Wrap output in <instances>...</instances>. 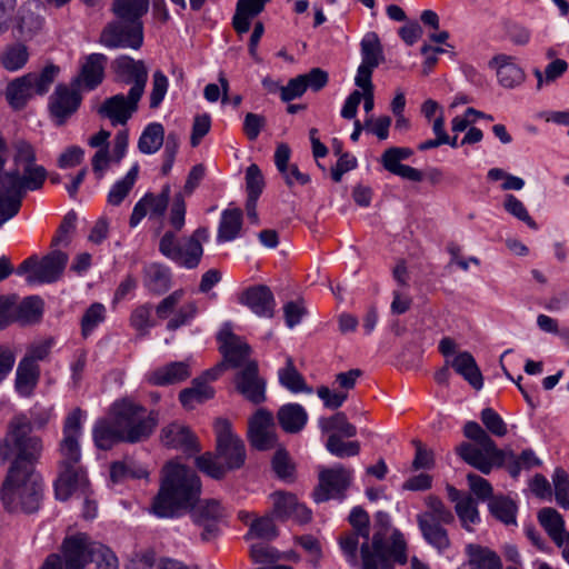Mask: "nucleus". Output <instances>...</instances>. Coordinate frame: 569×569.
Returning a JSON list of instances; mask_svg holds the SVG:
<instances>
[{"label":"nucleus","mask_w":569,"mask_h":569,"mask_svg":"<svg viewBox=\"0 0 569 569\" xmlns=\"http://www.w3.org/2000/svg\"><path fill=\"white\" fill-rule=\"evenodd\" d=\"M496 68L499 83L508 89L521 84L525 80L523 70L515 62V58L507 54H498L489 62Z\"/></svg>","instance_id":"obj_27"},{"label":"nucleus","mask_w":569,"mask_h":569,"mask_svg":"<svg viewBox=\"0 0 569 569\" xmlns=\"http://www.w3.org/2000/svg\"><path fill=\"white\" fill-rule=\"evenodd\" d=\"M76 223H77L76 212L74 211L68 212L63 217V219L57 230L56 236L52 238L51 246L52 247H58L60 244L68 246L71 241V234L76 230Z\"/></svg>","instance_id":"obj_60"},{"label":"nucleus","mask_w":569,"mask_h":569,"mask_svg":"<svg viewBox=\"0 0 569 569\" xmlns=\"http://www.w3.org/2000/svg\"><path fill=\"white\" fill-rule=\"evenodd\" d=\"M538 520L555 543L569 532L562 516L553 508H542L538 512Z\"/></svg>","instance_id":"obj_39"},{"label":"nucleus","mask_w":569,"mask_h":569,"mask_svg":"<svg viewBox=\"0 0 569 569\" xmlns=\"http://www.w3.org/2000/svg\"><path fill=\"white\" fill-rule=\"evenodd\" d=\"M409 273L403 262H400L393 268V313H405L412 305V296L409 292Z\"/></svg>","instance_id":"obj_29"},{"label":"nucleus","mask_w":569,"mask_h":569,"mask_svg":"<svg viewBox=\"0 0 569 569\" xmlns=\"http://www.w3.org/2000/svg\"><path fill=\"white\" fill-rule=\"evenodd\" d=\"M159 251L162 256L186 269L197 268L203 256V249L192 244L188 237L179 240L172 230L166 231L161 237Z\"/></svg>","instance_id":"obj_11"},{"label":"nucleus","mask_w":569,"mask_h":569,"mask_svg":"<svg viewBox=\"0 0 569 569\" xmlns=\"http://www.w3.org/2000/svg\"><path fill=\"white\" fill-rule=\"evenodd\" d=\"M278 536L277 527L273 522V517L266 515L263 517L253 518L250 522V529L247 538L256 537L266 540H272Z\"/></svg>","instance_id":"obj_51"},{"label":"nucleus","mask_w":569,"mask_h":569,"mask_svg":"<svg viewBox=\"0 0 569 569\" xmlns=\"http://www.w3.org/2000/svg\"><path fill=\"white\" fill-rule=\"evenodd\" d=\"M143 287L154 296L166 293L172 286V273L169 267L151 262L142 269Z\"/></svg>","instance_id":"obj_25"},{"label":"nucleus","mask_w":569,"mask_h":569,"mask_svg":"<svg viewBox=\"0 0 569 569\" xmlns=\"http://www.w3.org/2000/svg\"><path fill=\"white\" fill-rule=\"evenodd\" d=\"M350 480L351 471L342 466L323 469L319 473V485L313 491L315 500L323 502L343 493L349 487Z\"/></svg>","instance_id":"obj_15"},{"label":"nucleus","mask_w":569,"mask_h":569,"mask_svg":"<svg viewBox=\"0 0 569 569\" xmlns=\"http://www.w3.org/2000/svg\"><path fill=\"white\" fill-rule=\"evenodd\" d=\"M108 58L103 53L87 56L81 64L77 81L88 90L96 89L104 78Z\"/></svg>","instance_id":"obj_26"},{"label":"nucleus","mask_w":569,"mask_h":569,"mask_svg":"<svg viewBox=\"0 0 569 569\" xmlns=\"http://www.w3.org/2000/svg\"><path fill=\"white\" fill-rule=\"evenodd\" d=\"M201 481L197 473L182 465L169 462L158 495L153 498L152 511L161 518L178 517L191 510L199 500Z\"/></svg>","instance_id":"obj_4"},{"label":"nucleus","mask_w":569,"mask_h":569,"mask_svg":"<svg viewBox=\"0 0 569 569\" xmlns=\"http://www.w3.org/2000/svg\"><path fill=\"white\" fill-rule=\"evenodd\" d=\"M361 64L377 68L383 60L380 40L375 32L367 33L361 41Z\"/></svg>","instance_id":"obj_45"},{"label":"nucleus","mask_w":569,"mask_h":569,"mask_svg":"<svg viewBox=\"0 0 569 569\" xmlns=\"http://www.w3.org/2000/svg\"><path fill=\"white\" fill-rule=\"evenodd\" d=\"M280 383L292 392H311L307 387L305 378L296 369L291 358H287L286 367L279 370Z\"/></svg>","instance_id":"obj_46"},{"label":"nucleus","mask_w":569,"mask_h":569,"mask_svg":"<svg viewBox=\"0 0 569 569\" xmlns=\"http://www.w3.org/2000/svg\"><path fill=\"white\" fill-rule=\"evenodd\" d=\"M471 569H502L499 556L488 548L478 545L467 547Z\"/></svg>","instance_id":"obj_38"},{"label":"nucleus","mask_w":569,"mask_h":569,"mask_svg":"<svg viewBox=\"0 0 569 569\" xmlns=\"http://www.w3.org/2000/svg\"><path fill=\"white\" fill-rule=\"evenodd\" d=\"M139 174V164L134 163L128 173L117 181L109 191L108 203L119 206L132 190Z\"/></svg>","instance_id":"obj_41"},{"label":"nucleus","mask_w":569,"mask_h":569,"mask_svg":"<svg viewBox=\"0 0 569 569\" xmlns=\"http://www.w3.org/2000/svg\"><path fill=\"white\" fill-rule=\"evenodd\" d=\"M149 10V0H113L112 12L117 19L128 23L142 22Z\"/></svg>","instance_id":"obj_34"},{"label":"nucleus","mask_w":569,"mask_h":569,"mask_svg":"<svg viewBox=\"0 0 569 569\" xmlns=\"http://www.w3.org/2000/svg\"><path fill=\"white\" fill-rule=\"evenodd\" d=\"M81 417V409L76 408L63 423V437L59 445L60 472L54 483L56 497L60 500H67L77 490L84 491L88 485L86 471L80 465Z\"/></svg>","instance_id":"obj_5"},{"label":"nucleus","mask_w":569,"mask_h":569,"mask_svg":"<svg viewBox=\"0 0 569 569\" xmlns=\"http://www.w3.org/2000/svg\"><path fill=\"white\" fill-rule=\"evenodd\" d=\"M450 366L455 371L463 377L476 390H480L483 387L482 373L473 358L468 351L459 352L450 361Z\"/></svg>","instance_id":"obj_31"},{"label":"nucleus","mask_w":569,"mask_h":569,"mask_svg":"<svg viewBox=\"0 0 569 569\" xmlns=\"http://www.w3.org/2000/svg\"><path fill=\"white\" fill-rule=\"evenodd\" d=\"M88 569H118V558L106 546L94 543L88 561Z\"/></svg>","instance_id":"obj_47"},{"label":"nucleus","mask_w":569,"mask_h":569,"mask_svg":"<svg viewBox=\"0 0 569 569\" xmlns=\"http://www.w3.org/2000/svg\"><path fill=\"white\" fill-rule=\"evenodd\" d=\"M488 507L491 515L505 525L516 523L517 506L511 499L497 496L489 500Z\"/></svg>","instance_id":"obj_44"},{"label":"nucleus","mask_w":569,"mask_h":569,"mask_svg":"<svg viewBox=\"0 0 569 569\" xmlns=\"http://www.w3.org/2000/svg\"><path fill=\"white\" fill-rule=\"evenodd\" d=\"M425 501L428 509L420 516H429L432 520L442 521L443 523H452L455 521L453 513L439 497L430 495Z\"/></svg>","instance_id":"obj_54"},{"label":"nucleus","mask_w":569,"mask_h":569,"mask_svg":"<svg viewBox=\"0 0 569 569\" xmlns=\"http://www.w3.org/2000/svg\"><path fill=\"white\" fill-rule=\"evenodd\" d=\"M148 472L141 467H136L133 462H113L110 467V478L112 482H120L127 478H143Z\"/></svg>","instance_id":"obj_57"},{"label":"nucleus","mask_w":569,"mask_h":569,"mask_svg":"<svg viewBox=\"0 0 569 569\" xmlns=\"http://www.w3.org/2000/svg\"><path fill=\"white\" fill-rule=\"evenodd\" d=\"M242 227V211L239 208L227 209L222 212L217 240L219 242L236 239Z\"/></svg>","instance_id":"obj_37"},{"label":"nucleus","mask_w":569,"mask_h":569,"mask_svg":"<svg viewBox=\"0 0 569 569\" xmlns=\"http://www.w3.org/2000/svg\"><path fill=\"white\" fill-rule=\"evenodd\" d=\"M99 42L108 49L130 48L138 50L143 43V23H128L117 19L104 26Z\"/></svg>","instance_id":"obj_10"},{"label":"nucleus","mask_w":569,"mask_h":569,"mask_svg":"<svg viewBox=\"0 0 569 569\" xmlns=\"http://www.w3.org/2000/svg\"><path fill=\"white\" fill-rule=\"evenodd\" d=\"M158 422V411L147 410L146 407L126 397L111 405L109 418L96 423L93 440L102 450H109L119 442H142L150 438Z\"/></svg>","instance_id":"obj_2"},{"label":"nucleus","mask_w":569,"mask_h":569,"mask_svg":"<svg viewBox=\"0 0 569 569\" xmlns=\"http://www.w3.org/2000/svg\"><path fill=\"white\" fill-rule=\"evenodd\" d=\"M217 438V456L207 452L196 459L200 471L213 479H222L228 470L239 469L246 461L243 441L233 433L231 423L219 418L214 422Z\"/></svg>","instance_id":"obj_7"},{"label":"nucleus","mask_w":569,"mask_h":569,"mask_svg":"<svg viewBox=\"0 0 569 569\" xmlns=\"http://www.w3.org/2000/svg\"><path fill=\"white\" fill-rule=\"evenodd\" d=\"M214 390L202 378H194L192 386L180 391L179 400L187 409H192L194 403H202L213 397Z\"/></svg>","instance_id":"obj_36"},{"label":"nucleus","mask_w":569,"mask_h":569,"mask_svg":"<svg viewBox=\"0 0 569 569\" xmlns=\"http://www.w3.org/2000/svg\"><path fill=\"white\" fill-rule=\"evenodd\" d=\"M326 448L338 458L353 457L360 451L358 441H343L338 433H331L328 437Z\"/></svg>","instance_id":"obj_50"},{"label":"nucleus","mask_w":569,"mask_h":569,"mask_svg":"<svg viewBox=\"0 0 569 569\" xmlns=\"http://www.w3.org/2000/svg\"><path fill=\"white\" fill-rule=\"evenodd\" d=\"M112 69L117 81L131 86L129 92L132 96H143L148 81V69L142 60H134L123 54L112 61Z\"/></svg>","instance_id":"obj_12"},{"label":"nucleus","mask_w":569,"mask_h":569,"mask_svg":"<svg viewBox=\"0 0 569 569\" xmlns=\"http://www.w3.org/2000/svg\"><path fill=\"white\" fill-rule=\"evenodd\" d=\"M42 301L39 297H28L18 303L14 302V321H31L41 316Z\"/></svg>","instance_id":"obj_49"},{"label":"nucleus","mask_w":569,"mask_h":569,"mask_svg":"<svg viewBox=\"0 0 569 569\" xmlns=\"http://www.w3.org/2000/svg\"><path fill=\"white\" fill-rule=\"evenodd\" d=\"M67 262H68L67 253H64L60 250H53L49 254L44 256L40 261L37 260L36 276H28L27 281L29 283L54 282L63 273Z\"/></svg>","instance_id":"obj_22"},{"label":"nucleus","mask_w":569,"mask_h":569,"mask_svg":"<svg viewBox=\"0 0 569 569\" xmlns=\"http://www.w3.org/2000/svg\"><path fill=\"white\" fill-rule=\"evenodd\" d=\"M186 218V201L182 192H178L173 197L170 208L169 222L174 233L182 230Z\"/></svg>","instance_id":"obj_63"},{"label":"nucleus","mask_w":569,"mask_h":569,"mask_svg":"<svg viewBox=\"0 0 569 569\" xmlns=\"http://www.w3.org/2000/svg\"><path fill=\"white\" fill-rule=\"evenodd\" d=\"M463 435L472 442L460 443L456 452L466 463L483 475L506 466L509 475L517 479L521 470H530L541 465V460L532 449H525L516 456L511 449L498 448L493 439L476 421L466 422Z\"/></svg>","instance_id":"obj_3"},{"label":"nucleus","mask_w":569,"mask_h":569,"mask_svg":"<svg viewBox=\"0 0 569 569\" xmlns=\"http://www.w3.org/2000/svg\"><path fill=\"white\" fill-rule=\"evenodd\" d=\"M29 53L27 47L18 43L7 49L1 59L4 69L16 71L21 69L28 61Z\"/></svg>","instance_id":"obj_56"},{"label":"nucleus","mask_w":569,"mask_h":569,"mask_svg":"<svg viewBox=\"0 0 569 569\" xmlns=\"http://www.w3.org/2000/svg\"><path fill=\"white\" fill-rule=\"evenodd\" d=\"M106 318V308L101 303L91 305L81 319V333L87 338Z\"/></svg>","instance_id":"obj_58"},{"label":"nucleus","mask_w":569,"mask_h":569,"mask_svg":"<svg viewBox=\"0 0 569 569\" xmlns=\"http://www.w3.org/2000/svg\"><path fill=\"white\" fill-rule=\"evenodd\" d=\"M23 197L19 191H8L0 186V228L18 214Z\"/></svg>","instance_id":"obj_42"},{"label":"nucleus","mask_w":569,"mask_h":569,"mask_svg":"<svg viewBox=\"0 0 569 569\" xmlns=\"http://www.w3.org/2000/svg\"><path fill=\"white\" fill-rule=\"evenodd\" d=\"M171 194L170 184H164L159 194L152 192L146 193L133 207L129 224L134 228L150 213L151 218L162 217L168 208Z\"/></svg>","instance_id":"obj_20"},{"label":"nucleus","mask_w":569,"mask_h":569,"mask_svg":"<svg viewBox=\"0 0 569 569\" xmlns=\"http://www.w3.org/2000/svg\"><path fill=\"white\" fill-rule=\"evenodd\" d=\"M480 419L485 426V428L482 429L487 432L489 437L490 435H492L495 437L501 438L507 435V423L492 408H485L480 413Z\"/></svg>","instance_id":"obj_53"},{"label":"nucleus","mask_w":569,"mask_h":569,"mask_svg":"<svg viewBox=\"0 0 569 569\" xmlns=\"http://www.w3.org/2000/svg\"><path fill=\"white\" fill-rule=\"evenodd\" d=\"M219 351L223 361L232 368H242L248 363L251 349L239 336L234 335L229 325H224L218 332Z\"/></svg>","instance_id":"obj_14"},{"label":"nucleus","mask_w":569,"mask_h":569,"mask_svg":"<svg viewBox=\"0 0 569 569\" xmlns=\"http://www.w3.org/2000/svg\"><path fill=\"white\" fill-rule=\"evenodd\" d=\"M418 526L423 539L438 551L450 547L448 531L443 528L446 523L432 520L429 516H418Z\"/></svg>","instance_id":"obj_30"},{"label":"nucleus","mask_w":569,"mask_h":569,"mask_svg":"<svg viewBox=\"0 0 569 569\" xmlns=\"http://www.w3.org/2000/svg\"><path fill=\"white\" fill-rule=\"evenodd\" d=\"M40 379V366L32 365L28 360H20L17 372L14 387L20 396L29 397L38 385Z\"/></svg>","instance_id":"obj_33"},{"label":"nucleus","mask_w":569,"mask_h":569,"mask_svg":"<svg viewBox=\"0 0 569 569\" xmlns=\"http://www.w3.org/2000/svg\"><path fill=\"white\" fill-rule=\"evenodd\" d=\"M33 426L26 416H17L8 425L0 441V459H12L1 488V500L10 512L32 513L39 509L42 480L34 465L42 453V440L32 435Z\"/></svg>","instance_id":"obj_1"},{"label":"nucleus","mask_w":569,"mask_h":569,"mask_svg":"<svg viewBox=\"0 0 569 569\" xmlns=\"http://www.w3.org/2000/svg\"><path fill=\"white\" fill-rule=\"evenodd\" d=\"M234 388L239 395L253 405L266 400V381L259 375L258 363L249 361L236 373Z\"/></svg>","instance_id":"obj_13"},{"label":"nucleus","mask_w":569,"mask_h":569,"mask_svg":"<svg viewBox=\"0 0 569 569\" xmlns=\"http://www.w3.org/2000/svg\"><path fill=\"white\" fill-rule=\"evenodd\" d=\"M264 188V178L260 168L252 163L246 170V189L248 196L260 197Z\"/></svg>","instance_id":"obj_64"},{"label":"nucleus","mask_w":569,"mask_h":569,"mask_svg":"<svg viewBox=\"0 0 569 569\" xmlns=\"http://www.w3.org/2000/svg\"><path fill=\"white\" fill-rule=\"evenodd\" d=\"M223 517V508L217 500H207L192 512L194 522L220 520Z\"/></svg>","instance_id":"obj_61"},{"label":"nucleus","mask_w":569,"mask_h":569,"mask_svg":"<svg viewBox=\"0 0 569 569\" xmlns=\"http://www.w3.org/2000/svg\"><path fill=\"white\" fill-rule=\"evenodd\" d=\"M348 520L352 531L360 533L365 539L360 548L362 569H391L389 515L382 511L376 513L371 545L368 542L370 521L367 511L361 507H355Z\"/></svg>","instance_id":"obj_6"},{"label":"nucleus","mask_w":569,"mask_h":569,"mask_svg":"<svg viewBox=\"0 0 569 569\" xmlns=\"http://www.w3.org/2000/svg\"><path fill=\"white\" fill-rule=\"evenodd\" d=\"M274 422L272 415L259 409L249 420L248 436L251 446L258 450H268L276 446Z\"/></svg>","instance_id":"obj_18"},{"label":"nucleus","mask_w":569,"mask_h":569,"mask_svg":"<svg viewBox=\"0 0 569 569\" xmlns=\"http://www.w3.org/2000/svg\"><path fill=\"white\" fill-rule=\"evenodd\" d=\"M319 426L323 432L338 433L340 437L352 438L357 435V428L348 421L343 412L321 418Z\"/></svg>","instance_id":"obj_43"},{"label":"nucleus","mask_w":569,"mask_h":569,"mask_svg":"<svg viewBox=\"0 0 569 569\" xmlns=\"http://www.w3.org/2000/svg\"><path fill=\"white\" fill-rule=\"evenodd\" d=\"M456 513L461 526L469 532L473 531V525L480 522L477 501L472 497H466L462 502L455 506Z\"/></svg>","instance_id":"obj_48"},{"label":"nucleus","mask_w":569,"mask_h":569,"mask_svg":"<svg viewBox=\"0 0 569 569\" xmlns=\"http://www.w3.org/2000/svg\"><path fill=\"white\" fill-rule=\"evenodd\" d=\"M503 209L518 220L525 222L529 228L537 230L538 224L530 217L526 206L516 196L508 193L505 196Z\"/></svg>","instance_id":"obj_55"},{"label":"nucleus","mask_w":569,"mask_h":569,"mask_svg":"<svg viewBox=\"0 0 569 569\" xmlns=\"http://www.w3.org/2000/svg\"><path fill=\"white\" fill-rule=\"evenodd\" d=\"M191 376L190 366L186 361H176L157 368L149 375V382L154 386H168L182 382Z\"/></svg>","instance_id":"obj_28"},{"label":"nucleus","mask_w":569,"mask_h":569,"mask_svg":"<svg viewBox=\"0 0 569 569\" xmlns=\"http://www.w3.org/2000/svg\"><path fill=\"white\" fill-rule=\"evenodd\" d=\"M59 68L50 64L40 73L30 72L10 81L6 88V99L13 110H22L34 96L47 93L53 83Z\"/></svg>","instance_id":"obj_9"},{"label":"nucleus","mask_w":569,"mask_h":569,"mask_svg":"<svg viewBox=\"0 0 569 569\" xmlns=\"http://www.w3.org/2000/svg\"><path fill=\"white\" fill-rule=\"evenodd\" d=\"M151 311L152 305L144 303L137 307L130 316L131 327L136 329L141 336L147 335L149 328L153 326V322L151 321Z\"/></svg>","instance_id":"obj_59"},{"label":"nucleus","mask_w":569,"mask_h":569,"mask_svg":"<svg viewBox=\"0 0 569 569\" xmlns=\"http://www.w3.org/2000/svg\"><path fill=\"white\" fill-rule=\"evenodd\" d=\"M48 172L43 166L37 164L34 148L27 141L16 143L13 168L0 176V186L8 191H27L42 188Z\"/></svg>","instance_id":"obj_8"},{"label":"nucleus","mask_w":569,"mask_h":569,"mask_svg":"<svg viewBox=\"0 0 569 569\" xmlns=\"http://www.w3.org/2000/svg\"><path fill=\"white\" fill-rule=\"evenodd\" d=\"M94 543L86 533L66 537L61 546L64 569H83L88 565Z\"/></svg>","instance_id":"obj_19"},{"label":"nucleus","mask_w":569,"mask_h":569,"mask_svg":"<svg viewBox=\"0 0 569 569\" xmlns=\"http://www.w3.org/2000/svg\"><path fill=\"white\" fill-rule=\"evenodd\" d=\"M278 420L284 431L295 433L305 427L307 412L298 403H288L279 409Z\"/></svg>","instance_id":"obj_35"},{"label":"nucleus","mask_w":569,"mask_h":569,"mask_svg":"<svg viewBox=\"0 0 569 569\" xmlns=\"http://www.w3.org/2000/svg\"><path fill=\"white\" fill-rule=\"evenodd\" d=\"M272 500L271 516L278 520L284 521L287 519H293L299 523H307L311 520V511L305 506L298 502L295 495L276 491L270 495Z\"/></svg>","instance_id":"obj_17"},{"label":"nucleus","mask_w":569,"mask_h":569,"mask_svg":"<svg viewBox=\"0 0 569 569\" xmlns=\"http://www.w3.org/2000/svg\"><path fill=\"white\" fill-rule=\"evenodd\" d=\"M568 70V63L563 59H556L551 61L541 72L539 69L533 70V76L537 79V89L540 90L543 83L549 84L565 74Z\"/></svg>","instance_id":"obj_52"},{"label":"nucleus","mask_w":569,"mask_h":569,"mask_svg":"<svg viewBox=\"0 0 569 569\" xmlns=\"http://www.w3.org/2000/svg\"><path fill=\"white\" fill-rule=\"evenodd\" d=\"M197 312L198 306L194 301L184 303L168 321L167 329L170 331H174L182 326H187L196 317Z\"/></svg>","instance_id":"obj_62"},{"label":"nucleus","mask_w":569,"mask_h":569,"mask_svg":"<svg viewBox=\"0 0 569 569\" xmlns=\"http://www.w3.org/2000/svg\"><path fill=\"white\" fill-rule=\"evenodd\" d=\"M160 439L163 446L173 449H181L184 452L200 451L197 437L189 427L172 422L162 428Z\"/></svg>","instance_id":"obj_24"},{"label":"nucleus","mask_w":569,"mask_h":569,"mask_svg":"<svg viewBox=\"0 0 569 569\" xmlns=\"http://www.w3.org/2000/svg\"><path fill=\"white\" fill-rule=\"evenodd\" d=\"M239 302L247 306L259 317H273L276 301L268 286L257 284L249 287L240 295Z\"/></svg>","instance_id":"obj_21"},{"label":"nucleus","mask_w":569,"mask_h":569,"mask_svg":"<svg viewBox=\"0 0 569 569\" xmlns=\"http://www.w3.org/2000/svg\"><path fill=\"white\" fill-rule=\"evenodd\" d=\"M142 97L122 93L107 98L98 108V113L109 119L112 126L126 124L138 110V103Z\"/></svg>","instance_id":"obj_16"},{"label":"nucleus","mask_w":569,"mask_h":569,"mask_svg":"<svg viewBox=\"0 0 569 569\" xmlns=\"http://www.w3.org/2000/svg\"><path fill=\"white\" fill-rule=\"evenodd\" d=\"M260 0H238L236 13L232 18V27L238 34L247 33L251 26V19L263 11Z\"/></svg>","instance_id":"obj_32"},{"label":"nucleus","mask_w":569,"mask_h":569,"mask_svg":"<svg viewBox=\"0 0 569 569\" xmlns=\"http://www.w3.org/2000/svg\"><path fill=\"white\" fill-rule=\"evenodd\" d=\"M164 141V129L161 123L153 122L148 124L141 133L138 141L140 152L151 154L157 152Z\"/></svg>","instance_id":"obj_40"},{"label":"nucleus","mask_w":569,"mask_h":569,"mask_svg":"<svg viewBox=\"0 0 569 569\" xmlns=\"http://www.w3.org/2000/svg\"><path fill=\"white\" fill-rule=\"evenodd\" d=\"M81 103V96L64 84L57 86L50 97V112L62 124L67 118L74 113Z\"/></svg>","instance_id":"obj_23"}]
</instances>
